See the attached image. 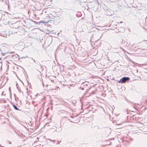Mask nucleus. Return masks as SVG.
Listing matches in <instances>:
<instances>
[{
	"mask_svg": "<svg viewBox=\"0 0 147 147\" xmlns=\"http://www.w3.org/2000/svg\"><path fill=\"white\" fill-rule=\"evenodd\" d=\"M129 79V77H124L121 78L119 80V82L122 83H125L127 80Z\"/></svg>",
	"mask_w": 147,
	"mask_h": 147,
	"instance_id": "nucleus-1",
	"label": "nucleus"
},
{
	"mask_svg": "<svg viewBox=\"0 0 147 147\" xmlns=\"http://www.w3.org/2000/svg\"><path fill=\"white\" fill-rule=\"evenodd\" d=\"M132 117L134 120H137L139 118V117H138V115H133Z\"/></svg>",
	"mask_w": 147,
	"mask_h": 147,
	"instance_id": "nucleus-2",
	"label": "nucleus"
},
{
	"mask_svg": "<svg viewBox=\"0 0 147 147\" xmlns=\"http://www.w3.org/2000/svg\"><path fill=\"white\" fill-rule=\"evenodd\" d=\"M13 105V107L16 110H19V109L17 108V107L16 105Z\"/></svg>",
	"mask_w": 147,
	"mask_h": 147,
	"instance_id": "nucleus-3",
	"label": "nucleus"
},
{
	"mask_svg": "<svg viewBox=\"0 0 147 147\" xmlns=\"http://www.w3.org/2000/svg\"><path fill=\"white\" fill-rule=\"evenodd\" d=\"M9 91H11V90H10V87H9Z\"/></svg>",
	"mask_w": 147,
	"mask_h": 147,
	"instance_id": "nucleus-4",
	"label": "nucleus"
},
{
	"mask_svg": "<svg viewBox=\"0 0 147 147\" xmlns=\"http://www.w3.org/2000/svg\"><path fill=\"white\" fill-rule=\"evenodd\" d=\"M48 22H42V23H47Z\"/></svg>",
	"mask_w": 147,
	"mask_h": 147,
	"instance_id": "nucleus-5",
	"label": "nucleus"
},
{
	"mask_svg": "<svg viewBox=\"0 0 147 147\" xmlns=\"http://www.w3.org/2000/svg\"><path fill=\"white\" fill-rule=\"evenodd\" d=\"M120 23H122V22H121Z\"/></svg>",
	"mask_w": 147,
	"mask_h": 147,
	"instance_id": "nucleus-6",
	"label": "nucleus"
}]
</instances>
